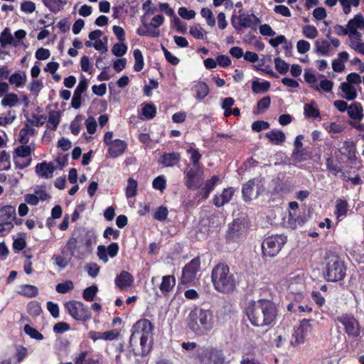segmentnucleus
<instances>
[{"mask_svg": "<svg viewBox=\"0 0 364 364\" xmlns=\"http://www.w3.org/2000/svg\"><path fill=\"white\" fill-rule=\"evenodd\" d=\"M154 325L147 318L138 320L132 326L129 338L130 351L134 355H147L152 349Z\"/></svg>", "mask_w": 364, "mask_h": 364, "instance_id": "f257e3e1", "label": "nucleus"}, {"mask_svg": "<svg viewBox=\"0 0 364 364\" xmlns=\"http://www.w3.org/2000/svg\"><path fill=\"white\" fill-rule=\"evenodd\" d=\"M245 312L252 325L263 327L270 326L275 322L277 308L272 301L259 299L250 301L245 308Z\"/></svg>", "mask_w": 364, "mask_h": 364, "instance_id": "f03ea898", "label": "nucleus"}, {"mask_svg": "<svg viewBox=\"0 0 364 364\" xmlns=\"http://www.w3.org/2000/svg\"><path fill=\"white\" fill-rule=\"evenodd\" d=\"M93 240V235L90 231L83 228L75 229L62 249V253L65 255L68 251L71 256L82 259L92 252Z\"/></svg>", "mask_w": 364, "mask_h": 364, "instance_id": "7ed1b4c3", "label": "nucleus"}, {"mask_svg": "<svg viewBox=\"0 0 364 364\" xmlns=\"http://www.w3.org/2000/svg\"><path fill=\"white\" fill-rule=\"evenodd\" d=\"M186 324L189 330L197 336H204L208 333L214 324L213 311L201 307H195L186 318Z\"/></svg>", "mask_w": 364, "mask_h": 364, "instance_id": "20e7f679", "label": "nucleus"}, {"mask_svg": "<svg viewBox=\"0 0 364 364\" xmlns=\"http://www.w3.org/2000/svg\"><path fill=\"white\" fill-rule=\"evenodd\" d=\"M211 282L214 289L222 294L232 293L237 287V279L224 262L217 264L211 271Z\"/></svg>", "mask_w": 364, "mask_h": 364, "instance_id": "39448f33", "label": "nucleus"}, {"mask_svg": "<svg viewBox=\"0 0 364 364\" xmlns=\"http://www.w3.org/2000/svg\"><path fill=\"white\" fill-rule=\"evenodd\" d=\"M346 270L344 261L339 256L333 255L328 258L323 272L324 278L329 282L342 281L346 275Z\"/></svg>", "mask_w": 364, "mask_h": 364, "instance_id": "423d86ee", "label": "nucleus"}, {"mask_svg": "<svg viewBox=\"0 0 364 364\" xmlns=\"http://www.w3.org/2000/svg\"><path fill=\"white\" fill-rule=\"evenodd\" d=\"M195 357L201 364H224L225 361L223 351L212 346L198 348Z\"/></svg>", "mask_w": 364, "mask_h": 364, "instance_id": "0eeeda50", "label": "nucleus"}, {"mask_svg": "<svg viewBox=\"0 0 364 364\" xmlns=\"http://www.w3.org/2000/svg\"><path fill=\"white\" fill-rule=\"evenodd\" d=\"M287 242V237L282 234L273 235L266 237L262 243V257H274L279 252Z\"/></svg>", "mask_w": 364, "mask_h": 364, "instance_id": "6e6552de", "label": "nucleus"}, {"mask_svg": "<svg viewBox=\"0 0 364 364\" xmlns=\"http://www.w3.org/2000/svg\"><path fill=\"white\" fill-rule=\"evenodd\" d=\"M68 313L76 321L87 322L92 318V312L83 302L77 300L68 301L64 304Z\"/></svg>", "mask_w": 364, "mask_h": 364, "instance_id": "1a4fd4ad", "label": "nucleus"}, {"mask_svg": "<svg viewBox=\"0 0 364 364\" xmlns=\"http://www.w3.org/2000/svg\"><path fill=\"white\" fill-rule=\"evenodd\" d=\"M247 231V227L245 219L237 218L229 223L226 231L225 240L228 243L237 242L243 237Z\"/></svg>", "mask_w": 364, "mask_h": 364, "instance_id": "9d476101", "label": "nucleus"}, {"mask_svg": "<svg viewBox=\"0 0 364 364\" xmlns=\"http://www.w3.org/2000/svg\"><path fill=\"white\" fill-rule=\"evenodd\" d=\"M336 321L344 326L346 333L348 336L358 337L360 335V324L351 314H345L336 318Z\"/></svg>", "mask_w": 364, "mask_h": 364, "instance_id": "9b49d317", "label": "nucleus"}, {"mask_svg": "<svg viewBox=\"0 0 364 364\" xmlns=\"http://www.w3.org/2000/svg\"><path fill=\"white\" fill-rule=\"evenodd\" d=\"M348 115L353 119L349 124L358 132H364V124H360L364 117L363 109L360 102H353L349 105L347 111Z\"/></svg>", "mask_w": 364, "mask_h": 364, "instance_id": "f8f14e48", "label": "nucleus"}, {"mask_svg": "<svg viewBox=\"0 0 364 364\" xmlns=\"http://www.w3.org/2000/svg\"><path fill=\"white\" fill-rule=\"evenodd\" d=\"M200 269V259L196 257L188 262L182 270L181 282L183 284H191L196 277L197 272Z\"/></svg>", "mask_w": 364, "mask_h": 364, "instance_id": "ddd939ff", "label": "nucleus"}, {"mask_svg": "<svg viewBox=\"0 0 364 364\" xmlns=\"http://www.w3.org/2000/svg\"><path fill=\"white\" fill-rule=\"evenodd\" d=\"M202 166L191 167L190 165H187L184 171V183L188 189H197L200 186V181L198 179V176L200 173H202Z\"/></svg>", "mask_w": 364, "mask_h": 364, "instance_id": "4468645a", "label": "nucleus"}, {"mask_svg": "<svg viewBox=\"0 0 364 364\" xmlns=\"http://www.w3.org/2000/svg\"><path fill=\"white\" fill-rule=\"evenodd\" d=\"M309 321V320L304 318L301 321L299 327L294 330L290 340V343L292 346L296 347L304 343L306 336L311 330Z\"/></svg>", "mask_w": 364, "mask_h": 364, "instance_id": "2eb2a0df", "label": "nucleus"}, {"mask_svg": "<svg viewBox=\"0 0 364 364\" xmlns=\"http://www.w3.org/2000/svg\"><path fill=\"white\" fill-rule=\"evenodd\" d=\"M31 153H32V149L31 148L30 146H28L27 144H21V145L17 146L15 149L14 155V164L16 165V167L23 169V168H25L27 166H28L31 164V161H32V159L31 157L28 158L26 161H24L23 163H21L18 160H16V157H17V156L28 157V156H31Z\"/></svg>", "mask_w": 364, "mask_h": 364, "instance_id": "dca6fc26", "label": "nucleus"}, {"mask_svg": "<svg viewBox=\"0 0 364 364\" xmlns=\"http://www.w3.org/2000/svg\"><path fill=\"white\" fill-rule=\"evenodd\" d=\"M134 281L133 275L126 270H122L114 279L115 285L121 290L131 287Z\"/></svg>", "mask_w": 364, "mask_h": 364, "instance_id": "f3484780", "label": "nucleus"}, {"mask_svg": "<svg viewBox=\"0 0 364 364\" xmlns=\"http://www.w3.org/2000/svg\"><path fill=\"white\" fill-rule=\"evenodd\" d=\"M239 20V27L235 26L233 21H232V25L236 30H239L240 28H250L253 25H257L260 23L259 19L253 14H240L237 17Z\"/></svg>", "mask_w": 364, "mask_h": 364, "instance_id": "a211bd4d", "label": "nucleus"}, {"mask_svg": "<svg viewBox=\"0 0 364 364\" xmlns=\"http://www.w3.org/2000/svg\"><path fill=\"white\" fill-rule=\"evenodd\" d=\"M55 168L56 167L52 161H44L36 166V172L41 178H49L53 177Z\"/></svg>", "mask_w": 364, "mask_h": 364, "instance_id": "6ab92c4d", "label": "nucleus"}, {"mask_svg": "<svg viewBox=\"0 0 364 364\" xmlns=\"http://www.w3.org/2000/svg\"><path fill=\"white\" fill-rule=\"evenodd\" d=\"M181 158L179 152H164L160 156L159 162L165 167H173L179 163Z\"/></svg>", "mask_w": 364, "mask_h": 364, "instance_id": "aec40b11", "label": "nucleus"}, {"mask_svg": "<svg viewBox=\"0 0 364 364\" xmlns=\"http://www.w3.org/2000/svg\"><path fill=\"white\" fill-rule=\"evenodd\" d=\"M235 190L232 187L224 188L220 195H215L213 198V203L218 208L228 203L232 198Z\"/></svg>", "mask_w": 364, "mask_h": 364, "instance_id": "412c9836", "label": "nucleus"}, {"mask_svg": "<svg viewBox=\"0 0 364 364\" xmlns=\"http://www.w3.org/2000/svg\"><path fill=\"white\" fill-rule=\"evenodd\" d=\"M108 148V154L112 158L122 155L127 147V143L123 139H114Z\"/></svg>", "mask_w": 364, "mask_h": 364, "instance_id": "4be33fe9", "label": "nucleus"}, {"mask_svg": "<svg viewBox=\"0 0 364 364\" xmlns=\"http://www.w3.org/2000/svg\"><path fill=\"white\" fill-rule=\"evenodd\" d=\"M141 22L142 26L137 28L136 34L139 36H148L154 38H159L160 36V31L158 29H151V26L150 23H147L146 21L141 18Z\"/></svg>", "mask_w": 364, "mask_h": 364, "instance_id": "5701e85b", "label": "nucleus"}, {"mask_svg": "<svg viewBox=\"0 0 364 364\" xmlns=\"http://www.w3.org/2000/svg\"><path fill=\"white\" fill-rule=\"evenodd\" d=\"M16 208L11 205H7L0 208V222L8 223L10 225L13 220L16 218Z\"/></svg>", "mask_w": 364, "mask_h": 364, "instance_id": "b1692460", "label": "nucleus"}, {"mask_svg": "<svg viewBox=\"0 0 364 364\" xmlns=\"http://www.w3.org/2000/svg\"><path fill=\"white\" fill-rule=\"evenodd\" d=\"M176 284V278L173 275H165L162 277L159 289L161 294L164 296H168Z\"/></svg>", "mask_w": 364, "mask_h": 364, "instance_id": "393cba45", "label": "nucleus"}, {"mask_svg": "<svg viewBox=\"0 0 364 364\" xmlns=\"http://www.w3.org/2000/svg\"><path fill=\"white\" fill-rule=\"evenodd\" d=\"M257 182H261L257 178H253L243 184L242 194L245 201H250L254 193V187Z\"/></svg>", "mask_w": 364, "mask_h": 364, "instance_id": "a878e982", "label": "nucleus"}, {"mask_svg": "<svg viewBox=\"0 0 364 364\" xmlns=\"http://www.w3.org/2000/svg\"><path fill=\"white\" fill-rule=\"evenodd\" d=\"M364 27V18L361 14H358L348 21L347 28L351 35L357 34V29Z\"/></svg>", "mask_w": 364, "mask_h": 364, "instance_id": "bb28decb", "label": "nucleus"}, {"mask_svg": "<svg viewBox=\"0 0 364 364\" xmlns=\"http://www.w3.org/2000/svg\"><path fill=\"white\" fill-rule=\"evenodd\" d=\"M348 211V204L347 200L338 198L336 200L334 215L338 220L346 216Z\"/></svg>", "mask_w": 364, "mask_h": 364, "instance_id": "cd10ccee", "label": "nucleus"}, {"mask_svg": "<svg viewBox=\"0 0 364 364\" xmlns=\"http://www.w3.org/2000/svg\"><path fill=\"white\" fill-rule=\"evenodd\" d=\"M220 180L218 175H213L210 179H208L203 188H202V198L206 199L208 198L210 192L214 189L217 183Z\"/></svg>", "mask_w": 364, "mask_h": 364, "instance_id": "c85d7f7f", "label": "nucleus"}, {"mask_svg": "<svg viewBox=\"0 0 364 364\" xmlns=\"http://www.w3.org/2000/svg\"><path fill=\"white\" fill-rule=\"evenodd\" d=\"M43 4L53 13L57 14L67 4V0H41Z\"/></svg>", "mask_w": 364, "mask_h": 364, "instance_id": "c756f323", "label": "nucleus"}, {"mask_svg": "<svg viewBox=\"0 0 364 364\" xmlns=\"http://www.w3.org/2000/svg\"><path fill=\"white\" fill-rule=\"evenodd\" d=\"M326 166L327 170L335 176L342 172L341 164L338 159H334L332 156L327 157L326 159Z\"/></svg>", "mask_w": 364, "mask_h": 364, "instance_id": "7c9ffc66", "label": "nucleus"}, {"mask_svg": "<svg viewBox=\"0 0 364 364\" xmlns=\"http://www.w3.org/2000/svg\"><path fill=\"white\" fill-rule=\"evenodd\" d=\"M304 114L307 119H317L320 116V111L316 108L315 101L304 105Z\"/></svg>", "mask_w": 364, "mask_h": 364, "instance_id": "2f4dec72", "label": "nucleus"}, {"mask_svg": "<svg viewBox=\"0 0 364 364\" xmlns=\"http://www.w3.org/2000/svg\"><path fill=\"white\" fill-rule=\"evenodd\" d=\"M18 293L28 298H33L38 294V289L33 284H22L19 287Z\"/></svg>", "mask_w": 364, "mask_h": 364, "instance_id": "473e14b6", "label": "nucleus"}, {"mask_svg": "<svg viewBox=\"0 0 364 364\" xmlns=\"http://www.w3.org/2000/svg\"><path fill=\"white\" fill-rule=\"evenodd\" d=\"M340 89L344 92V97L347 100H354L357 97L355 88L349 82H341Z\"/></svg>", "mask_w": 364, "mask_h": 364, "instance_id": "72a5a7b5", "label": "nucleus"}, {"mask_svg": "<svg viewBox=\"0 0 364 364\" xmlns=\"http://www.w3.org/2000/svg\"><path fill=\"white\" fill-rule=\"evenodd\" d=\"M195 92H196V97L199 100H203L209 93L210 90L207 83L203 81H199L194 86Z\"/></svg>", "mask_w": 364, "mask_h": 364, "instance_id": "f704fd0d", "label": "nucleus"}, {"mask_svg": "<svg viewBox=\"0 0 364 364\" xmlns=\"http://www.w3.org/2000/svg\"><path fill=\"white\" fill-rule=\"evenodd\" d=\"M270 89V82L268 81H253L252 82V91L254 93H266Z\"/></svg>", "mask_w": 364, "mask_h": 364, "instance_id": "c9c22d12", "label": "nucleus"}, {"mask_svg": "<svg viewBox=\"0 0 364 364\" xmlns=\"http://www.w3.org/2000/svg\"><path fill=\"white\" fill-rule=\"evenodd\" d=\"M60 122V112L59 111H50L48 115L47 127L50 130H55Z\"/></svg>", "mask_w": 364, "mask_h": 364, "instance_id": "e433bc0d", "label": "nucleus"}, {"mask_svg": "<svg viewBox=\"0 0 364 364\" xmlns=\"http://www.w3.org/2000/svg\"><path fill=\"white\" fill-rule=\"evenodd\" d=\"M311 156V151L306 149L303 148L300 149H294L291 154L292 159L297 161L301 162L309 159Z\"/></svg>", "mask_w": 364, "mask_h": 364, "instance_id": "4c0bfd02", "label": "nucleus"}, {"mask_svg": "<svg viewBox=\"0 0 364 364\" xmlns=\"http://www.w3.org/2000/svg\"><path fill=\"white\" fill-rule=\"evenodd\" d=\"M265 136L276 144H280L286 140V136L282 131H269L266 132Z\"/></svg>", "mask_w": 364, "mask_h": 364, "instance_id": "58836bf2", "label": "nucleus"}, {"mask_svg": "<svg viewBox=\"0 0 364 364\" xmlns=\"http://www.w3.org/2000/svg\"><path fill=\"white\" fill-rule=\"evenodd\" d=\"M14 44V46H17V44L14 43V37L12 36L10 29L5 28L0 34V46L1 48H5L7 45Z\"/></svg>", "mask_w": 364, "mask_h": 364, "instance_id": "ea45409f", "label": "nucleus"}, {"mask_svg": "<svg viewBox=\"0 0 364 364\" xmlns=\"http://www.w3.org/2000/svg\"><path fill=\"white\" fill-rule=\"evenodd\" d=\"M26 75H21L20 73H14L9 77V83L14 85L16 87H23L26 82Z\"/></svg>", "mask_w": 364, "mask_h": 364, "instance_id": "a19ab883", "label": "nucleus"}, {"mask_svg": "<svg viewBox=\"0 0 364 364\" xmlns=\"http://www.w3.org/2000/svg\"><path fill=\"white\" fill-rule=\"evenodd\" d=\"M138 182L132 177H129L127 180V185L126 187V196L127 198H132L137 193Z\"/></svg>", "mask_w": 364, "mask_h": 364, "instance_id": "79ce46f5", "label": "nucleus"}, {"mask_svg": "<svg viewBox=\"0 0 364 364\" xmlns=\"http://www.w3.org/2000/svg\"><path fill=\"white\" fill-rule=\"evenodd\" d=\"M18 102V97L17 94H14V92H9L6 94L1 100V104L6 107H14Z\"/></svg>", "mask_w": 364, "mask_h": 364, "instance_id": "37998d69", "label": "nucleus"}, {"mask_svg": "<svg viewBox=\"0 0 364 364\" xmlns=\"http://www.w3.org/2000/svg\"><path fill=\"white\" fill-rule=\"evenodd\" d=\"M135 63L134 70L135 72H141L144 66V57L139 49H136L133 52Z\"/></svg>", "mask_w": 364, "mask_h": 364, "instance_id": "c03bdc74", "label": "nucleus"}, {"mask_svg": "<svg viewBox=\"0 0 364 364\" xmlns=\"http://www.w3.org/2000/svg\"><path fill=\"white\" fill-rule=\"evenodd\" d=\"M316 52L321 55L327 56L331 47L327 41H316L315 42Z\"/></svg>", "mask_w": 364, "mask_h": 364, "instance_id": "a18cd8bd", "label": "nucleus"}, {"mask_svg": "<svg viewBox=\"0 0 364 364\" xmlns=\"http://www.w3.org/2000/svg\"><path fill=\"white\" fill-rule=\"evenodd\" d=\"M186 151L188 154H191L190 161L193 166H202L201 164L200 163L202 155L198 149H195L191 146L186 150Z\"/></svg>", "mask_w": 364, "mask_h": 364, "instance_id": "49530a36", "label": "nucleus"}, {"mask_svg": "<svg viewBox=\"0 0 364 364\" xmlns=\"http://www.w3.org/2000/svg\"><path fill=\"white\" fill-rule=\"evenodd\" d=\"M27 311L29 315L36 317L42 312L41 304L38 301H31L27 304Z\"/></svg>", "mask_w": 364, "mask_h": 364, "instance_id": "de8ad7c7", "label": "nucleus"}, {"mask_svg": "<svg viewBox=\"0 0 364 364\" xmlns=\"http://www.w3.org/2000/svg\"><path fill=\"white\" fill-rule=\"evenodd\" d=\"M98 291V287L97 285H91L85 288L82 293V297L87 301H92Z\"/></svg>", "mask_w": 364, "mask_h": 364, "instance_id": "09e8293b", "label": "nucleus"}, {"mask_svg": "<svg viewBox=\"0 0 364 364\" xmlns=\"http://www.w3.org/2000/svg\"><path fill=\"white\" fill-rule=\"evenodd\" d=\"M10 154L6 150L0 153V170H9L11 168Z\"/></svg>", "mask_w": 364, "mask_h": 364, "instance_id": "8fccbe9b", "label": "nucleus"}, {"mask_svg": "<svg viewBox=\"0 0 364 364\" xmlns=\"http://www.w3.org/2000/svg\"><path fill=\"white\" fill-rule=\"evenodd\" d=\"M274 68L281 75H285L289 69V65L280 58H274Z\"/></svg>", "mask_w": 364, "mask_h": 364, "instance_id": "3c124183", "label": "nucleus"}, {"mask_svg": "<svg viewBox=\"0 0 364 364\" xmlns=\"http://www.w3.org/2000/svg\"><path fill=\"white\" fill-rule=\"evenodd\" d=\"M24 331L25 333L28 335L31 338L41 341L44 338V336L39 332L37 329L35 328H33L29 324H26L24 326Z\"/></svg>", "mask_w": 364, "mask_h": 364, "instance_id": "603ef678", "label": "nucleus"}, {"mask_svg": "<svg viewBox=\"0 0 364 364\" xmlns=\"http://www.w3.org/2000/svg\"><path fill=\"white\" fill-rule=\"evenodd\" d=\"M200 15L203 18L206 19L207 24L213 27L215 25V18L213 16L212 11L208 8H203L200 11Z\"/></svg>", "mask_w": 364, "mask_h": 364, "instance_id": "864d4df0", "label": "nucleus"}, {"mask_svg": "<svg viewBox=\"0 0 364 364\" xmlns=\"http://www.w3.org/2000/svg\"><path fill=\"white\" fill-rule=\"evenodd\" d=\"M142 114L149 120L154 119L156 114V108L154 105L146 104L142 108Z\"/></svg>", "mask_w": 364, "mask_h": 364, "instance_id": "5fc2aeb1", "label": "nucleus"}, {"mask_svg": "<svg viewBox=\"0 0 364 364\" xmlns=\"http://www.w3.org/2000/svg\"><path fill=\"white\" fill-rule=\"evenodd\" d=\"M62 255L55 254L53 256V259L55 260V264L58 266L60 269H64L70 262L71 257L66 258L62 252ZM70 257H72L70 255Z\"/></svg>", "mask_w": 364, "mask_h": 364, "instance_id": "6e6d98bb", "label": "nucleus"}, {"mask_svg": "<svg viewBox=\"0 0 364 364\" xmlns=\"http://www.w3.org/2000/svg\"><path fill=\"white\" fill-rule=\"evenodd\" d=\"M127 46L124 42H119L114 45L112 52L114 55L121 58L127 53Z\"/></svg>", "mask_w": 364, "mask_h": 364, "instance_id": "4d7b16f0", "label": "nucleus"}, {"mask_svg": "<svg viewBox=\"0 0 364 364\" xmlns=\"http://www.w3.org/2000/svg\"><path fill=\"white\" fill-rule=\"evenodd\" d=\"M302 34L306 38L314 39L318 36V31L315 26L306 25L302 28Z\"/></svg>", "mask_w": 364, "mask_h": 364, "instance_id": "13d9d810", "label": "nucleus"}, {"mask_svg": "<svg viewBox=\"0 0 364 364\" xmlns=\"http://www.w3.org/2000/svg\"><path fill=\"white\" fill-rule=\"evenodd\" d=\"M152 186L154 189L163 191L166 187V180L164 175H159L154 178Z\"/></svg>", "mask_w": 364, "mask_h": 364, "instance_id": "bf43d9fd", "label": "nucleus"}, {"mask_svg": "<svg viewBox=\"0 0 364 364\" xmlns=\"http://www.w3.org/2000/svg\"><path fill=\"white\" fill-rule=\"evenodd\" d=\"M333 82L331 80H322L318 85L314 87V90L317 92H330L332 90Z\"/></svg>", "mask_w": 364, "mask_h": 364, "instance_id": "052dcab7", "label": "nucleus"}, {"mask_svg": "<svg viewBox=\"0 0 364 364\" xmlns=\"http://www.w3.org/2000/svg\"><path fill=\"white\" fill-rule=\"evenodd\" d=\"M74 288V284L71 280L60 282L56 285V291L60 294H65Z\"/></svg>", "mask_w": 364, "mask_h": 364, "instance_id": "680f3d73", "label": "nucleus"}, {"mask_svg": "<svg viewBox=\"0 0 364 364\" xmlns=\"http://www.w3.org/2000/svg\"><path fill=\"white\" fill-rule=\"evenodd\" d=\"M32 119H28L33 126H36V127H40V126H43L47 120V117L41 114V115H38V114H33L31 115Z\"/></svg>", "mask_w": 364, "mask_h": 364, "instance_id": "e2e57ef3", "label": "nucleus"}, {"mask_svg": "<svg viewBox=\"0 0 364 364\" xmlns=\"http://www.w3.org/2000/svg\"><path fill=\"white\" fill-rule=\"evenodd\" d=\"M168 214V208L164 205H161L155 211L154 218L159 221H164L166 220Z\"/></svg>", "mask_w": 364, "mask_h": 364, "instance_id": "0e129e2a", "label": "nucleus"}, {"mask_svg": "<svg viewBox=\"0 0 364 364\" xmlns=\"http://www.w3.org/2000/svg\"><path fill=\"white\" fill-rule=\"evenodd\" d=\"M111 236H112V239L117 240L120 236V231L117 229H114L112 227H107L103 232V237L107 240H111Z\"/></svg>", "mask_w": 364, "mask_h": 364, "instance_id": "69168bd1", "label": "nucleus"}, {"mask_svg": "<svg viewBox=\"0 0 364 364\" xmlns=\"http://www.w3.org/2000/svg\"><path fill=\"white\" fill-rule=\"evenodd\" d=\"M178 13V15L185 20H191L196 16V12L193 10H188L186 7L179 8Z\"/></svg>", "mask_w": 364, "mask_h": 364, "instance_id": "338daca9", "label": "nucleus"}, {"mask_svg": "<svg viewBox=\"0 0 364 364\" xmlns=\"http://www.w3.org/2000/svg\"><path fill=\"white\" fill-rule=\"evenodd\" d=\"M85 269L90 277H96L99 274L100 267L95 262H91L86 265Z\"/></svg>", "mask_w": 364, "mask_h": 364, "instance_id": "774afa93", "label": "nucleus"}]
</instances>
